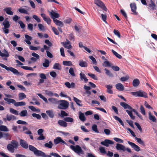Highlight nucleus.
Listing matches in <instances>:
<instances>
[{"mask_svg": "<svg viewBox=\"0 0 157 157\" xmlns=\"http://www.w3.org/2000/svg\"><path fill=\"white\" fill-rule=\"evenodd\" d=\"M48 100L50 103L52 104H56L59 103V101L55 98H48Z\"/></svg>", "mask_w": 157, "mask_h": 157, "instance_id": "nucleus-23", "label": "nucleus"}, {"mask_svg": "<svg viewBox=\"0 0 157 157\" xmlns=\"http://www.w3.org/2000/svg\"><path fill=\"white\" fill-rule=\"evenodd\" d=\"M25 41L28 44H30L31 43L30 42V40H32V37L27 34L25 35Z\"/></svg>", "mask_w": 157, "mask_h": 157, "instance_id": "nucleus-18", "label": "nucleus"}, {"mask_svg": "<svg viewBox=\"0 0 157 157\" xmlns=\"http://www.w3.org/2000/svg\"><path fill=\"white\" fill-rule=\"evenodd\" d=\"M33 18H34V19H35L37 22H40V19L36 15H33Z\"/></svg>", "mask_w": 157, "mask_h": 157, "instance_id": "nucleus-60", "label": "nucleus"}, {"mask_svg": "<svg viewBox=\"0 0 157 157\" xmlns=\"http://www.w3.org/2000/svg\"><path fill=\"white\" fill-rule=\"evenodd\" d=\"M0 131L6 132L8 131L9 130L6 126L1 125L0 126Z\"/></svg>", "mask_w": 157, "mask_h": 157, "instance_id": "nucleus-40", "label": "nucleus"}, {"mask_svg": "<svg viewBox=\"0 0 157 157\" xmlns=\"http://www.w3.org/2000/svg\"><path fill=\"white\" fill-rule=\"evenodd\" d=\"M54 22L58 26L60 27H62L63 26V22L57 19H54Z\"/></svg>", "mask_w": 157, "mask_h": 157, "instance_id": "nucleus-20", "label": "nucleus"}, {"mask_svg": "<svg viewBox=\"0 0 157 157\" xmlns=\"http://www.w3.org/2000/svg\"><path fill=\"white\" fill-rule=\"evenodd\" d=\"M149 120L153 122H156V119L155 117L152 115L150 112L149 113Z\"/></svg>", "mask_w": 157, "mask_h": 157, "instance_id": "nucleus-28", "label": "nucleus"}, {"mask_svg": "<svg viewBox=\"0 0 157 157\" xmlns=\"http://www.w3.org/2000/svg\"><path fill=\"white\" fill-rule=\"evenodd\" d=\"M131 94L136 97H140L144 98H147L146 93L142 90H139L136 92H132Z\"/></svg>", "mask_w": 157, "mask_h": 157, "instance_id": "nucleus-3", "label": "nucleus"}, {"mask_svg": "<svg viewBox=\"0 0 157 157\" xmlns=\"http://www.w3.org/2000/svg\"><path fill=\"white\" fill-rule=\"evenodd\" d=\"M79 65L82 67H87L88 66V64L86 62L81 59L79 62Z\"/></svg>", "mask_w": 157, "mask_h": 157, "instance_id": "nucleus-19", "label": "nucleus"}, {"mask_svg": "<svg viewBox=\"0 0 157 157\" xmlns=\"http://www.w3.org/2000/svg\"><path fill=\"white\" fill-rule=\"evenodd\" d=\"M113 33L115 35L117 36L119 38H120V34L117 30L114 29L113 30Z\"/></svg>", "mask_w": 157, "mask_h": 157, "instance_id": "nucleus-56", "label": "nucleus"}, {"mask_svg": "<svg viewBox=\"0 0 157 157\" xmlns=\"http://www.w3.org/2000/svg\"><path fill=\"white\" fill-rule=\"evenodd\" d=\"M10 71L12 72L14 75H21V73L19 72L15 68L10 67Z\"/></svg>", "mask_w": 157, "mask_h": 157, "instance_id": "nucleus-15", "label": "nucleus"}, {"mask_svg": "<svg viewBox=\"0 0 157 157\" xmlns=\"http://www.w3.org/2000/svg\"><path fill=\"white\" fill-rule=\"evenodd\" d=\"M18 146V143L17 141L12 140L10 142V152H14L15 149L17 148Z\"/></svg>", "mask_w": 157, "mask_h": 157, "instance_id": "nucleus-5", "label": "nucleus"}, {"mask_svg": "<svg viewBox=\"0 0 157 157\" xmlns=\"http://www.w3.org/2000/svg\"><path fill=\"white\" fill-rule=\"evenodd\" d=\"M94 3L98 6L99 7L103 10L105 11H107V9L104 3L100 0H94Z\"/></svg>", "mask_w": 157, "mask_h": 157, "instance_id": "nucleus-6", "label": "nucleus"}, {"mask_svg": "<svg viewBox=\"0 0 157 157\" xmlns=\"http://www.w3.org/2000/svg\"><path fill=\"white\" fill-rule=\"evenodd\" d=\"M44 146L49 148H51L52 147L53 144L51 141L49 142L48 143H46L44 144Z\"/></svg>", "mask_w": 157, "mask_h": 157, "instance_id": "nucleus-36", "label": "nucleus"}, {"mask_svg": "<svg viewBox=\"0 0 157 157\" xmlns=\"http://www.w3.org/2000/svg\"><path fill=\"white\" fill-rule=\"evenodd\" d=\"M58 124L63 127H66L67 126V123L64 121L59 120L58 121Z\"/></svg>", "mask_w": 157, "mask_h": 157, "instance_id": "nucleus-24", "label": "nucleus"}, {"mask_svg": "<svg viewBox=\"0 0 157 157\" xmlns=\"http://www.w3.org/2000/svg\"><path fill=\"white\" fill-rule=\"evenodd\" d=\"M105 87L107 88V92L110 94H113V91L112 90H111L112 88V86L111 85H106L105 86Z\"/></svg>", "mask_w": 157, "mask_h": 157, "instance_id": "nucleus-25", "label": "nucleus"}, {"mask_svg": "<svg viewBox=\"0 0 157 157\" xmlns=\"http://www.w3.org/2000/svg\"><path fill=\"white\" fill-rule=\"evenodd\" d=\"M59 115L61 116V117H63L65 116H68V114L65 111L63 110H61V111L60 115L59 114Z\"/></svg>", "mask_w": 157, "mask_h": 157, "instance_id": "nucleus-49", "label": "nucleus"}, {"mask_svg": "<svg viewBox=\"0 0 157 157\" xmlns=\"http://www.w3.org/2000/svg\"><path fill=\"white\" fill-rule=\"evenodd\" d=\"M104 70L105 71V73L109 77H113V74L109 70L105 68L104 69Z\"/></svg>", "mask_w": 157, "mask_h": 157, "instance_id": "nucleus-27", "label": "nucleus"}, {"mask_svg": "<svg viewBox=\"0 0 157 157\" xmlns=\"http://www.w3.org/2000/svg\"><path fill=\"white\" fill-rule=\"evenodd\" d=\"M63 120L67 122H73L74 121L73 118L70 117H66L64 118Z\"/></svg>", "mask_w": 157, "mask_h": 157, "instance_id": "nucleus-38", "label": "nucleus"}, {"mask_svg": "<svg viewBox=\"0 0 157 157\" xmlns=\"http://www.w3.org/2000/svg\"><path fill=\"white\" fill-rule=\"evenodd\" d=\"M37 95L41 99H42L46 103H48L47 99L40 94H38Z\"/></svg>", "mask_w": 157, "mask_h": 157, "instance_id": "nucleus-44", "label": "nucleus"}, {"mask_svg": "<svg viewBox=\"0 0 157 157\" xmlns=\"http://www.w3.org/2000/svg\"><path fill=\"white\" fill-rule=\"evenodd\" d=\"M116 88L118 90L122 91L124 89V87L121 83H118L116 85Z\"/></svg>", "mask_w": 157, "mask_h": 157, "instance_id": "nucleus-16", "label": "nucleus"}, {"mask_svg": "<svg viewBox=\"0 0 157 157\" xmlns=\"http://www.w3.org/2000/svg\"><path fill=\"white\" fill-rule=\"evenodd\" d=\"M26 105V103L24 101H20L17 102L15 105V106H24Z\"/></svg>", "mask_w": 157, "mask_h": 157, "instance_id": "nucleus-35", "label": "nucleus"}, {"mask_svg": "<svg viewBox=\"0 0 157 157\" xmlns=\"http://www.w3.org/2000/svg\"><path fill=\"white\" fill-rule=\"evenodd\" d=\"M18 11L19 12L21 13L28 14L27 11L24 9L20 8L18 9Z\"/></svg>", "mask_w": 157, "mask_h": 157, "instance_id": "nucleus-47", "label": "nucleus"}, {"mask_svg": "<svg viewBox=\"0 0 157 157\" xmlns=\"http://www.w3.org/2000/svg\"><path fill=\"white\" fill-rule=\"evenodd\" d=\"M92 129L96 133H98L99 131L98 130L97 126L96 124H94L92 126Z\"/></svg>", "mask_w": 157, "mask_h": 157, "instance_id": "nucleus-46", "label": "nucleus"}, {"mask_svg": "<svg viewBox=\"0 0 157 157\" xmlns=\"http://www.w3.org/2000/svg\"><path fill=\"white\" fill-rule=\"evenodd\" d=\"M32 116L34 117H36L37 119L40 120L41 118L40 115L39 114L33 113L32 114Z\"/></svg>", "mask_w": 157, "mask_h": 157, "instance_id": "nucleus-48", "label": "nucleus"}, {"mask_svg": "<svg viewBox=\"0 0 157 157\" xmlns=\"http://www.w3.org/2000/svg\"><path fill=\"white\" fill-rule=\"evenodd\" d=\"M27 111L25 109L22 110L19 114V115L22 117L26 116L27 115Z\"/></svg>", "mask_w": 157, "mask_h": 157, "instance_id": "nucleus-33", "label": "nucleus"}, {"mask_svg": "<svg viewBox=\"0 0 157 157\" xmlns=\"http://www.w3.org/2000/svg\"><path fill=\"white\" fill-rule=\"evenodd\" d=\"M99 149L100 152L102 154H106V151H105V148L103 147H101L99 148Z\"/></svg>", "mask_w": 157, "mask_h": 157, "instance_id": "nucleus-50", "label": "nucleus"}, {"mask_svg": "<svg viewBox=\"0 0 157 157\" xmlns=\"http://www.w3.org/2000/svg\"><path fill=\"white\" fill-rule=\"evenodd\" d=\"M18 23L20 25V26L22 29H24L25 27V25L22 21H20L18 22Z\"/></svg>", "mask_w": 157, "mask_h": 157, "instance_id": "nucleus-62", "label": "nucleus"}, {"mask_svg": "<svg viewBox=\"0 0 157 157\" xmlns=\"http://www.w3.org/2000/svg\"><path fill=\"white\" fill-rule=\"evenodd\" d=\"M80 78L81 80H84V82L85 83L87 82L88 81V79L86 78V76L85 75L82 73L81 72L79 74Z\"/></svg>", "mask_w": 157, "mask_h": 157, "instance_id": "nucleus-17", "label": "nucleus"}, {"mask_svg": "<svg viewBox=\"0 0 157 157\" xmlns=\"http://www.w3.org/2000/svg\"><path fill=\"white\" fill-rule=\"evenodd\" d=\"M89 58L92 60L94 64H96L97 62L94 58L93 56H89Z\"/></svg>", "mask_w": 157, "mask_h": 157, "instance_id": "nucleus-58", "label": "nucleus"}, {"mask_svg": "<svg viewBox=\"0 0 157 157\" xmlns=\"http://www.w3.org/2000/svg\"><path fill=\"white\" fill-rule=\"evenodd\" d=\"M28 108L33 112H39L40 111V110L39 109H36L33 106H29Z\"/></svg>", "mask_w": 157, "mask_h": 157, "instance_id": "nucleus-39", "label": "nucleus"}, {"mask_svg": "<svg viewBox=\"0 0 157 157\" xmlns=\"http://www.w3.org/2000/svg\"><path fill=\"white\" fill-rule=\"evenodd\" d=\"M39 156H42L44 157H51V155H46L44 152L42 151H41Z\"/></svg>", "mask_w": 157, "mask_h": 157, "instance_id": "nucleus-63", "label": "nucleus"}, {"mask_svg": "<svg viewBox=\"0 0 157 157\" xmlns=\"http://www.w3.org/2000/svg\"><path fill=\"white\" fill-rule=\"evenodd\" d=\"M115 147L117 150L122 151H127L129 153L131 152V149L130 148H126L122 144H117Z\"/></svg>", "mask_w": 157, "mask_h": 157, "instance_id": "nucleus-4", "label": "nucleus"}, {"mask_svg": "<svg viewBox=\"0 0 157 157\" xmlns=\"http://www.w3.org/2000/svg\"><path fill=\"white\" fill-rule=\"evenodd\" d=\"M79 118L80 120L82 122H84L86 120V118L84 114L80 111L79 112Z\"/></svg>", "mask_w": 157, "mask_h": 157, "instance_id": "nucleus-21", "label": "nucleus"}, {"mask_svg": "<svg viewBox=\"0 0 157 157\" xmlns=\"http://www.w3.org/2000/svg\"><path fill=\"white\" fill-rule=\"evenodd\" d=\"M50 63L48 59H45L44 62L42 64L43 66L44 67H48L49 66Z\"/></svg>", "mask_w": 157, "mask_h": 157, "instance_id": "nucleus-30", "label": "nucleus"}, {"mask_svg": "<svg viewBox=\"0 0 157 157\" xmlns=\"http://www.w3.org/2000/svg\"><path fill=\"white\" fill-rule=\"evenodd\" d=\"M112 52L113 54L117 58L119 59H121L122 58V56L118 54L113 50L112 49Z\"/></svg>", "mask_w": 157, "mask_h": 157, "instance_id": "nucleus-41", "label": "nucleus"}, {"mask_svg": "<svg viewBox=\"0 0 157 157\" xmlns=\"http://www.w3.org/2000/svg\"><path fill=\"white\" fill-rule=\"evenodd\" d=\"M54 142L55 144H57L60 143L65 144H67L60 137H58L56 139H54Z\"/></svg>", "mask_w": 157, "mask_h": 157, "instance_id": "nucleus-12", "label": "nucleus"}, {"mask_svg": "<svg viewBox=\"0 0 157 157\" xmlns=\"http://www.w3.org/2000/svg\"><path fill=\"white\" fill-rule=\"evenodd\" d=\"M7 20V18L3 22V25H4L5 28H9L10 25L9 22Z\"/></svg>", "mask_w": 157, "mask_h": 157, "instance_id": "nucleus-26", "label": "nucleus"}, {"mask_svg": "<svg viewBox=\"0 0 157 157\" xmlns=\"http://www.w3.org/2000/svg\"><path fill=\"white\" fill-rule=\"evenodd\" d=\"M70 147L75 152L79 155L81 154H84V151L79 145H76L75 146L71 145Z\"/></svg>", "mask_w": 157, "mask_h": 157, "instance_id": "nucleus-2", "label": "nucleus"}, {"mask_svg": "<svg viewBox=\"0 0 157 157\" xmlns=\"http://www.w3.org/2000/svg\"><path fill=\"white\" fill-rule=\"evenodd\" d=\"M73 100L78 105L80 106H82V104H80V103L81 102V101L80 100L78 99L75 97H74Z\"/></svg>", "mask_w": 157, "mask_h": 157, "instance_id": "nucleus-32", "label": "nucleus"}, {"mask_svg": "<svg viewBox=\"0 0 157 157\" xmlns=\"http://www.w3.org/2000/svg\"><path fill=\"white\" fill-rule=\"evenodd\" d=\"M140 84V81L137 78L134 79L132 82V84L134 86L136 87L138 86Z\"/></svg>", "mask_w": 157, "mask_h": 157, "instance_id": "nucleus-29", "label": "nucleus"}, {"mask_svg": "<svg viewBox=\"0 0 157 157\" xmlns=\"http://www.w3.org/2000/svg\"><path fill=\"white\" fill-rule=\"evenodd\" d=\"M52 31L54 32V33L56 35H58L59 34L57 29L55 27L52 26Z\"/></svg>", "mask_w": 157, "mask_h": 157, "instance_id": "nucleus-53", "label": "nucleus"}, {"mask_svg": "<svg viewBox=\"0 0 157 157\" xmlns=\"http://www.w3.org/2000/svg\"><path fill=\"white\" fill-rule=\"evenodd\" d=\"M63 63V65L66 66H71L73 65L71 62L69 61H64Z\"/></svg>", "mask_w": 157, "mask_h": 157, "instance_id": "nucleus-34", "label": "nucleus"}, {"mask_svg": "<svg viewBox=\"0 0 157 157\" xmlns=\"http://www.w3.org/2000/svg\"><path fill=\"white\" fill-rule=\"evenodd\" d=\"M44 43L49 47H51L52 46V44L48 40H46L44 41Z\"/></svg>", "mask_w": 157, "mask_h": 157, "instance_id": "nucleus-64", "label": "nucleus"}, {"mask_svg": "<svg viewBox=\"0 0 157 157\" xmlns=\"http://www.w3.org/2000/svg\"><path fill=\"white\" fill-rule=\"evenodd\" d=\"M72 21V19L70 18H68L66 19L64 21V22L65 23L69 24H70Z\"/></svg>", "mask_w": 157, "mask_h": 157, "instance_id": "nucleus-59", "label": "nucleus"}, {"mask_svg": "<svg viewBox=\"0 0 157 157\" xmlns=\"http://www.w3.org/2000/svg\"><path fill=\"white\" fill-rule=\"evenodd\" d=\"M130 6L131 9V11L134 14L136 15L137 13L136 11V4L135 3H131L130 4Z\"/></svg>", "mask_w": 157, "mask_h": 157, "instance_id": "nucleus-13", "label": "nucleus"}, {"mask_svg": "<svg viewBox=\"0 0 157 157\" xmlns=\"http://www.w3.org/2000/svg\"><path fill=\"white\" fill-rule=\"evenodd\" d=\"M26 97V95L24 93H20L18 94L19 99L20 100H21L25 98Z\"/></svg>", "mask_w": 157, "mask_h": 157, "instance_id": "nucleus-31", "label": "nucleus"}, {"mask_svg": "<svg viewBox=\"0 0 157 157\" xmlns=\"http://www.w3.org/2000/svg\"><path fill=\"white\" fill-rule=\"evenodd\" d=\"M69 72L70 74L72 76L75 77V75L74 72V69L73 68L71 67L69 70Z\"/></svg>", "mask_w": 157, "mask_h": 157, "instance_id": "nucleus-45", "label": "nucleus"}, {"mask_svg": "<svg viewBox=\"0 0 157 157\" xmlns=\"http://www.w3.org/2000/svg\"><path fill=\"white\" fill-rule=\"evenodd\" d=\"M134 124L136 126V127H137L138 129L139 130L140 132H142V129L140 124L137 122H135L134 123Z\"/></svg>", "mask_w": 157, "mask_h": 157, "instance_id": "nucleus-54", "label": "nucleus"}, {"mask_svg": "<svg viewBox=\"0 0 157 157\" xmlns=\"http://www.w3.org/2000/svg\"><path fill=\"white\" fill-rule=\"evenodd\" d=\"M140 109L141 111V113L143 115H145V112L144 107L142 105H141L140 106Z\"/></svg>", "mask_w": 157, "mask_h": 157, "instance_id": "nucleus-57", "label": "nucleus"}, {"mask_svg": "<svg viewBox=\"0 0 157 157\" xmlns=\"http://www.w3.org/2000/svg\"><path fill=\"white\" fill-rule=\"evenodd\" d=\"M46 113L49 117L53 118L54 117V114L53 110H47Z\"/></svg>", "mask_w": 157, "mask_h": 157, "instance_id": "nucleus-22", "label": "nucleus"}, {"mask_svg": "<svg viewBox=\"0 0 157 157\" xmlns=\"http://www.w3.org/2000/svg\"><path fill=\"white\" fill-rule=\"evenodd\" d=\"M0 56L2 57H7L9 56V54L7 52H6L5 53H3L0 51Z\"/></svg>", "mask_w": 157, "mask_h": 157, "instance_id": "nucleus-52", "label": "nucleus"}, {"mask_svg": "<svg viewBox=\"0 0 157 157\" xmlns=\"http://www.w3.org/2000/svg\"><path fill=\"white\" fill-rule=\"evenodd\" d=\"M113 139L115 141L118 143H123V140L120 138L115 137Z\"/></svg>", "mask_w": 157, "mask_h": 157, "instance_id": "nucleus-61", "label": "nucleus"}, {"mask_svg": "<svg viewBox=\"0 0 157 157\" xmlns=\"http://www.w3.org/2000/svg\"><path fill=\"white\" fill-rule=\"evenodd\" d=\"M54 69H57L58 70H60L61 69V67L59 63H55L53 67Z\"/></svg>", "mask_w": 157, "mask_h": 157, "instance_id": "nucleus-37", "label": "nucleus"}, {"mask_svg": "<svg viewBox=\"0 0 157 157\" xmlns=\"http://www.w3.org/2000/svg\"><path fill=\"white\" fill-rule=\"evenodd\" d=\"M128 143L136 151H140V147L134 143L129 141H128Z\"/></svg>", "mask_w": 157, "mask_h": 157, "instance_id": "nucleus-11", "label": "nucleus"}, {"mask_svg": "<svg viewBox=\"0 0 157 157\" xmlns=\"http://www.w3.org/2000/svg\"><path fill=\"white\" fill-rule=\"evenodd\" d=\"M120 105L123 107L124 109H128L129 110L132 109V107L129 105L124 102H121Z\"/></svg>", "mask_w": 157, "mask_h": 157, "instance_id": "nucleus-14", "label": "nucleus"}, {"mask_svg": "<svg viewBox=\"0 0 157 157\" xmlns=\"http://www.w3.org/2000/svg\"><path fill=\"white\" fill-rule=\"evenodd\" d=\"M49 15L53 19H56L55 18H58L59 17V14L56 13L54 12L53 10H52L51 11H49Z\"/></svg>", "mask_w": 157, "mask_h": 157, "instance_id": "nucleus-8", "label": "nucleus"}, {"mask_svg": "<svg viewBox=\"0 0 157 157\" xmlns=\"http://www.w3.org/2000/svg\"><path fill=\"white\" fill-rule=\"evenodd\" d=\"M28 147L30 150L33 151L35 155L37 156L39 155L41 151L38 150L35 147L31 145H29Z\"/></svg>", "mask_w": 157, "mask_h": 157, "instance_id": "nucleus-7", "label": "nucleus"}, {"mask_svg": "<svg viewBox=\"0 0 157 157\" xmlns=\"http://www.w3.org/2000/svg\"><path fill=\"white\" fill-rule=\"evenodd\" d=\"M88 75L91 77L94 80H97L98 79L97 77L95 76V75L92 73H88Z\"/></svg>", "mask_w": 157, "mask_h": 157, "instance_id": "nucleus-51", "label": "nucleus"}, {"mask_svg": "<svg viewBox=\"0 0 157 157\" xmlns=\"http://www.w3.org/2000/svg\"><path fill=\"white\" fill-rule=\"evenodd\" d=\"M100 144H101L105 146L106 147H108L109 144H113L114 143L111 140L106 139L104 141L101 142Z\"/></svg>", "mask_w": 157, "mask_h": 157, "instance_id": "nucleus-9", "label": "nucleus"}, {"mask_svg": "<svg viewBox=\"0 0 157 157\" xmlns=\"http://www.w3.org/2000/svg\"><path fill=\"white\" fill-rule=\"evenodd\" d=\"M59 105L58 108L59 109H67L69 106V103L66 101L60 100L59 101Z\"/></svg>", "mask_w": 157, "mask_h": 157, "instance_id": "nucleus-1", "label": "nucleus"}, {"mask_svg": "<svg viewBox=\"0 0 157 157\" xmlns=\"http://www.w3.org/2000/svg\"><path fill=\"white\" fill-rule=\"evenodd\" d=\"M114 118L116 120L118 121L122 126H124V125L122 121L119 117L117 116H114Z\"/></svg>", "mask_w": 157, "mask_h": 157, "instance_id": "nucleus-43", "label": "nucleus"}, {"mask_svg": "<svg viewBox=\"0 0 157 157\" xmlns=\"http://www.w3.org/2000/svg\"><path fill=\"white\" fill-rule=\"evenodd\" d=\"M135 139L140 144H141L143 145H144V143L143 141L141 139L138 138L137 137H135Z\"/></svg>", "mask_w": 157, "mask_h": 157, "instance_id": "nucleus-42", "label": "nucleus"}, {"mask_svg": "<svg viewBox=\"0 0 157 157\" xmlns=\"http://www.w3.org/2000/svg\"><path fill=\"white\" fill-rule=\"evenodd\" d=\"M20 144L21 146L25 149H27L28 147V144L27 142L22 139H20Z\"/></svg>", "mask_w": 157, "mask_h": 157, "instance_id": "nucleus-10", "label": "nucleus"}, {"mask_svg": "<svg viewBox=\"0 0 157 157\" xmlns=\"http://www.w3.org/2000/svg\"><path fill=\"white\" fill-rule=\"evenodd\" d=\"M103 65L105 67H109L111 66V64L108 61H106L104 62Z\"/></svg>", "mask_w": 157, "mask_h": 157, "instance_id": "nucleus-55", "label": "nucleus"}]
</instances>
